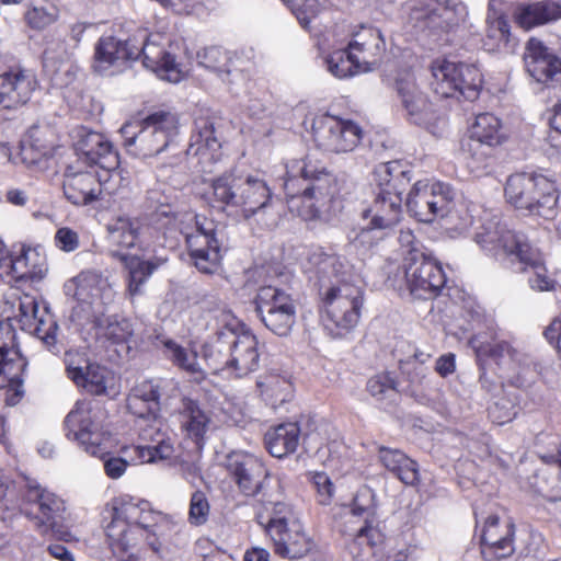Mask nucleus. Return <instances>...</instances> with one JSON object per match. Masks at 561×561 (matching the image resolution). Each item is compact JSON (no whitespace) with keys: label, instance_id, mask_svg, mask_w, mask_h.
Wrapping results in <instances>:
<instances>
[{"label":"nucleus","instance_id":"864d4df0","mask_svg":"<svg viewBox=\"0 0 561 561\" xmlns=\"http://www.w3.org/2000/svg\"><path fill=\"white\" fill-rule=\"evenodd\" d=\"M459 22L460 18L454 8L440 4L428 11L423 19L424 27L433 33L447 32Z\"/></svg>","mask_w":561,"mask_h":561},{"label":"nucleus","instance_id":"79ce46f5","mask_svg":"<svg viewBox=\"0 0 561 561\" xmlns=\"http://www.w3.org/2000/svg\"><path fill=\"white\" fill-rule=\"evenodd\" d=\"M469 343L481 365L488 360H493L496 365H501L506 358L517 360L518 352L505 341L488 342L476 335Z\"/></svg>","mask_w":561,"mask_h":561},{"label":"nucleus","instance_id":"f3484780","mask_svg":"<svg viewBox=\"0 0 561 561\" xmlns=\"http://www.w3.org/2000/svg\"><path fill=\"white\" fill-rule=\"evenodd\" d=\"M524 61L527 72L537 82L548 85L561 80V59L537 38L527 42Z\"/></svg>","mask_w":561,"mask_h":561},{"label":"nucleus","instance_id":"473e14b6","mask_svg":"<svg viewBox=\"0 0 561 561\" xmlns=\"http://www.w3.org/2000/svg\"><path fill=\"white\" fill-rule=\"evenodd\" d=\"M300 435L298 423H283L268 430L264 436L267 451L276 458H283L296 450Z\"/></svg>","mask_w":561,"mask_h":561},{"label":"nucleus","instance_id":"37998d69","mask_svg":"<svg viewBox=\"0 0 561 561\" xmlns=\"http://www.w3.org/2000/svg\"><path fill=\"white\" fill-rule=\"evenodd\" d=\"M20 322L22 327H27L37 337L42 339L47 346L55 344V334L51 329H56L55 323H50L47 329H44L45 322L42 318H38V304L33 300H24L20 302L19 307Z\"/></svg>","mask_w":561,"mask_h":561},{"label":"nucleus","instance_id":"603ef678","mask_svg":"<svg viewBox=\"0 0 561 561\" xmlns=\"http://www.w3.org/2000/svg\"><path fill=\"white\" fill-rule=\"evenodd\" d=\"M353 516L364 518V526H378L375 493L368 486H362L355 494L351 508Z\"/></svg>","mask_w":561,"mask_h":561},{"label":"nucleus","instance_id":"de8ad7c7","mask_svg":"<svg viewBox=\"0 0 561 561\" xmlns=\"http://www.w3.org/2000/svg\"><path fill=\"white\" fill-rule=\"evenodd\" d=\"M511 33L507 20L499 16L488 20V27L483 38V47L488 51H512L514 44H511Z\"/></svg>","mask_w":561,"mask_h":561},{"label":"nucleus","instance_id":"cd10ccee","mask_svg":"<svg viewBox=\"0 0 561 561\" xmlns=\"http://www.w3.org/2000/svg\"><path fill=\"white\" fill-rule=\"evenodd\" d=\"M385 535L378 526L360 527L350 552L356 561H385Z\"/></svg>","mask_w":561,"mask_h":561},{"label":"nucleus","instance_id":"c9c22d12","mask_svg":"<svg viewBox=\"0 0 561 561\" xmlns=\"http://www.w3.org/2000/svg\"><path fill=\"white\" fill-rule=\"evenodd\" d=\"M516 22L524 28L546 24L561 18V5L551 0L522 4L516 10Z\"/></svg>","mask_w":561,"mask_h":561},{"label":"nucleus","instance_id":"b1692460","mask_svg":"<svg viewBox=\"0 0 561 561\" xmlns=\"http://www.w3.org/2000/svg\"><path fill=\"white\" fill-rule=\"evenodd\" d=\"M279 534H267L275 548V552L283 558L300 559L312 548V541L301 530L298 522L278 528Z\"/></svg>","mask_w":561,"mask_h":561},{"label":"nucleus","instance_id":"f704fd0d","mask_svg":"<svg viewBox=\"0 0 561 561\" xmlns=\"http://www.w3.org/2000/svg\"><path fill=\"white\" fill-rule=\"evenodd\" d=\"M194 126L187 153L206 156L209 152L210 157L214 158L221 147L217 137L215 119L213 117L198 116L195 118Z\"/></svg>","mask_w":561,"mask_h":561},{"label":"nucleus","instance_id":"052dcab7","mask_svg":"<svg viewBox=\"0 0 561 561\" xmlns=\"http://www.w3.org/2000/svg\"><path fill=\"white\" fill-rule=\"evenodd\" d=\"M286 169L287 178H298L300 185H302V182H309L316 175L321 174L327 168L319 160L308 154L304 159L291 160L287 163Z\"/></svg>","mask_w":561,"mask_h":561},{"label":"nucleus","instance_id":"58836bf2","mask_svg":"<svg viewBox=\"0 0 561 561\" xmlns=\"http://www.w3.org/2000/svg\"><path fill=\"white\" fill-rule=\"evenodd\" d=\"M18 280H38L44 277L45 268L39 254L31 248L23 247L20 255H9L7 266Z\"/></svg>","mask_w":561,"mask_h":561},{"label":"nucleus","instance_id":"20e7f679","mask_svg":"<svg viewBox=\"0 0 561 561\" xmlns=\"http://www.w3.org/2000/svg\"><path fill=\"white\" fill-rule=\"evenodd\" d=\"M178 134L176 114L156 111L141 121V128L136 135L125 138L124 146L129 153L140 159L158 157L163 152L179 156L180 149L175 141Z\"/></svg>","mask_w":561,"mask_h":561},{"label":"nucleus","instance_id":"393cba45","mask_svg":"<svg viewBox=\"0 0 561 561\" xmlns=\"http://www.w3.org/2000/svg\"><path fill=\"white\" fill-rule=\"evenodd\" d=\"M348 50L356 53L362 65L376 66L386 50V42L379 28L360 26L353 34L347 46Z\"/></svg>","mask_w":561,"mask_h":561},{"label":"nucleus","instance_id":"dca6fc26","mask_svg":"<svg viewBox=\"0 0 561 561\" xmlns=\"http://www.w3.org/2000/svg\"><path fill=\"white\" fill-rule=\"evenodd\" d=\"M515 525L511 522L500 524L496 515L486 518L481 535V554L485 561H495L513 554Z\"/></svg>","mask_w":561,"mask_h":561},{"label":"nucleus","instance_id":"bb28decb","mask_svg":"<svg viewBox=\"0 0 561 561\" xmlns=\"http://www.w3.org/2000/svg\"><path fill=\"white\" fill-rule=\"evenodd\" d=\"M181 427L186 437L192 439L197 448H202L210 424L209 414L201 404L190 398H183L179 409Z\"/></svg>","mask_w":561,"mask_h":561},{"label":"nucleus","instance_id":"c03bdc74","mask_svg":"<svg viewBox=\"0 0 561 561\" xmlns=\"http://www.w3.org/2000/svg\"><path fill=\"white\" fill-rule=\"evenodd\" d=\"M257 316L278 312L282 309L295 307L290 295L274 286H262L254 298Z\"/></svg>","mask_w":561,"mask_h":561},{"label":"nucleus","instance_id":"09e8293b","mask_svg":"<svg viewBox=\"0 0 561 561\" xmlns=\"http://www.w3.org/2000/svg\"><path fill=\"white\" fill-rule=\"evenodd\" d=\"M108 238L112 244L124 249L133 248L136 244L139 233V222L130 218L119 217L108 225Z\"/></svg>","mask_w":561,"mask_h":561},{"label":"nucleus","instance_id":"13d9d810","mask_svg":"<svg viewBox=\"0 0 561 561\" xmlns=\"http://www.w3.org/2000/svg\"><path fill=\"white\" fill-rule=\"evenodd\" d=\"M98 327L101 334L113 344H122L128 341L133 334V328L128 320L108 317L103 321L99 320Z\"/></svg>","mask_w":561,"mask_h":561},{"label":"nucleus","instance_id":"423d86ee","mask_svg":"<svg viewBox=\"0 0 561 561\" xmlns=\"http://www.w3.org/2000/svg\"><path fill=\"white\" fill-rule=\"evenodd\" d=\"M432 89L442 98L459 95L468 101H474L482 85L479 69L465 62L435 61L432 65Z\"/></svg>","mask_w":561,"mask_h":561},{"label":"nucleus","instance_id":"338daca9","mask_svg":"<svg viewBox=\"0 0 561 561\" xmlns=\"http://www.w3.org/2000/svg\"><path fill=\"white\" fill-rule=\"evenodd\" d=\"M106 512L108 513L111 522L105 526V534L108 539L125 549L129 543L127 537L128 527L123 518H117L114 500H112L110 508H107Z\"/></svg>","mask_w":561,"mask_h":561},{"label":"nucleus","instance_id":"9d476101","mask_svg":"<svg viewBox=\"0 0 561 561\" xmlns=\"http://www.w3.org/2000/svg\"><path fill=\"white\" fill-rule=\"evenodd\" d=\"M21 512L30 519H34L42 533L45 534L51 529L54 533L62 535L59 528L65 513L64 501L54 493L42 489L35 481L26 483Z\"/></svg>","mask_w":561,"mask_h":561},{"label":"nucleus","instance_id":"1a4fd4ad","mask_svg":"<svg viewBox=\"0 0 561 561\" xmlns=\"http://www.w3.org/2000/svg\"><path fill=\"white\" fill-rule=\"evenodd\" d=\"M76 160L71 164L119 171V157L104 135L85 126L72 130Z\"/></svg>","mask_w":561,"mask_h":561},{"label":"nucleus","instance_id":"4c0bfd02","mask_svg":"<svg viewBox=\"0 0 561 561\" xmlns=\"http://www.w3.org/2000/svg\"><path fill=\"white\" fill-rule=\"evenodd\" d=\"M409 174L410 171L404 170L400 161H389L376 167L374 180L379 191L387 194L393 192L402 196L411 181Z\"/></svg>","mask_w":561,"mask_h":561},{"label":"nucleus","instance_id":"2eb2a0df","mask_svg":"<svg viewBox=\"0 0 561 561\" xmlns=\"http://www.w3.org/2000/svg\"><path fill=\"white\" fill-rule=\"evenodd\" d=\"M319 146L332 152L352 151L360 141L362 129L351 121L329 117L314 128Z\"/></svg>","mask_w":561,"mask_h":561},{"label":"nucleus","instance_id":"412c9836","mask_svg":"<svg viewBox=\"0 0 561 561\" xmlns=\"http://www.w3.org/2000/svg\"><path fill=\"white\" fill-rule=\"evenodd\" d=\"M196 57L201 66L218 73L232 92L238 93L244 84L247 80L244 72L234 67L230 54L221 47L204 48L197 53Z\"/></svg>","mask_w":561,"mask_h":561},{"label":"nucleus","instance_id":"e433bc0d","mask_svg":"<svg viewBox=\"0 0 561 561\" xmlns=\"http://www.w3.org/2000/svg\"><path fill=\"white\" fill-rule=\"evenodd\" d=\"M558 201L559 193L554 182L542 175L525 211L545 219H553L558 213Z\"/></svg>","mask_w":561,"mask_h":561},{"label":"nucleus","instance_id":"ea45409f","mask_svg":"<svg viewBox=\"0 0 561 561\" xmlns=\"http://www.w3.org/2000/svg\"><path fill=\"white\" fill-rule=\"evenodd\" d=\"M115 514L117 518H123L127 527L136 526L139 528L148 529L152 526L154 519L153 513L149 510V503L146 501L135 502L131 497L119 496L115 497Z\"/></svg>","mask_w":561,"mask_h":561},{"label":"nucleus","instance_id":"774afa93","mask_svg":"<svg viewBox=\"0 0 561 561\" xmlns=\"http://www.w3.org/2000/svg\"><path fill=\"white\" fill-rule=\"evenodd\" d=\"M426 368L423 367H414L413 371L408 374L409 377V386L403 390L405 394L413 398L416 402L427 405L431 402L428 394L424 390V385L426 383Z\"/></svg>","mask_w":561,"mask_h":561},{"label":"nucleus","instance_id":"4468645a","mask_svg":"<svg viewBox=\"0 0 561 561\" xmlns=\"http://www.w3.org/2000/svg\"><path fill=\"white\" fill-rule=\"evenodd\" d=\"M37 88L32 70L12 67L0 75V108L16 110L25 105Z\"/></svg>","mask_w":561,"mask_h":561},{"label":"nucleus","instance_id":"3c124183","mask_svg":"<svg viewBox=\"0 0 561 561\" xmlns=\"http://www.w3.org/2000/svg\"><path fill=\"white\" fill-rule=\"evenodd\" d=\"M18 160L28 169L44 171L48 169L50 152L47 147H38L32 141H22L13 161L18 163Z\"/></svg>","mask_w":561,"mask_h":561},{"label":"nucleus","instance_id":"9b49d317","mask_svg":"<svg viewBox=\"0 0 561 561\" xmlns=\"http://www.w3.org/2000/svg\"><path fill=\"white\" fill-rule=\"evenodd\" d=\"M103 414V411H93L85 403H76L64 421L67 438L78 442L87 453L96 456L105 434L100 420Z\"/></svg>","mask_w":561,"mask_h":561},{"label":"nucleus","instance_id":"4be33fe9","mask_svg":"<svg viewBox=\"0 0 561 561\" xmlns=\"http://www.w3.org/2000/svg\"><path fill=\"white\" fill-rule=\"evenodd\" d=\"M232 336V373L241 378L259 368V341L254 334L240 325L233 328Z\"/></svg>","mask_w":561,"mask_h":561},{"label":"nucleus","instance_id":"4d7b16f0","mask_svg":"<svg viewBox=\"0 0 561 561\" xmlns=\"http://www.w3.org/2000/svg\"><path fill=\"white\" fill-rule=\"evenodd\" d=\"M530 488L538 494L549 500L561 499V486L558 485L554 474L549 468L536 470L529 478Z\"/></svg>","mask_w":561,"mask_h":561},{"label":"nucleus","instance_id":"69168bd1","mask_svg":"<svg viewBox=\"0 0 561 561\" xmlns=\"http://www.w3.org/2000/svg\"><path fill=\"white\" fill-rule=\"evenodd\" d=\"M397 386L392 374L386 371L371 377L367 382V390L377 400H383L398 392Z\"/></svg>","mask_w":561,"mask_h":561},{"label":"nucleus","instance_id":"c85d7f7f","mask_svg":"<svg viewBox=\"0 0 561 561\" xmlns=\"http://www.w3.org/2000/svg\"><path fill=\"white\" fill-rule=\"evenodd\" d=\"M160 386L144 381L135 387L127 398L128 411L142 420H156L160 411Z\"/></svg>","mask_w":561,"mask_h":561},{"label":"nucleus","instance_id":"e2e57ef3","mask_svg":"<svg viewBox=\"0 0 561 561\" xmlns=\"http://www.w3.org/2000/svg\"><path fill=\"white\" fill-rule=\"evenodd\" d=\"M164 345L168 352V357L173 362V364L192 375L202 374L195 353H188L184 347L171 340L167 341Z\"/></svg>","mask_w":561,"mask_h":561},{"label":"nucleus","instance_id":"a878e982","mask_svg":"<svg viewBox=\"0 0 561 561\" xmlns=\"http://www.w3.org/2000/svg\"><path fill=\"white\" fill-rule=\"evenodd\" d=\"M112 255L123 262L127 271L128 290L133 296L140 294L141 286L165 263V260L161 257L144 260L138 255H130L121 251H112Z\"/></svg>","mask_w":561,"mask_h":561},{"label":"nucleus","instance_id":"0e129e2a","mask_svg":"<svg viewBox=\"0 0 561 561\" xmlns=\"http://www.w3.org/2000/svg\"><path fill=\"white\" fill-rule=\"evenodd\" d=\"M164 345L168 352V357L173 362V364L192 375L202 374L195 353H188L184 347L171 340L167 341Z\"/></svg>","mask_w":561,"mask_h":561},{"label":"nucleus","instance_id":"bf43d9fd","mask_svg":"<svg viewBox=\"0 0 561 561\" xmlns=\"http://www.w3.org/2000/svg\"><path fill=\"white\" fill-rule=\"evenodd\" d=\"M259 317L270 331L279 336H286L295 324L296 307L285 308L278 312L266 313Z\"/></svg>","mask_w":561,"mask_h":561},{"label":"nucleus","instance_id":"680f3d73","mask_svg":"<svg viewBox=\"0 0 561 561\" xmlns=\"http://www.w3.org/2000/svg\"><path fill=\"white\" fill-rule=\"evenodd\" d=\"M304 192H311L324 203L329 202L335 193V178L327 169L309 182H302Z\"/></svg>","mask_w":561,"mask_h":561},{"label":"nucleus","instance_id":"a19ab883","mask_svg":"<svg viewBox=\"0 0 561 561\" xmlns=\"http://www.w3.org/2000/svg\"><path fill=\"white\" fill-rule=\"evenodd\" d=\"M280 495V484L278 481H274L272 488L261 495V501L271 505L270 519L265 526L267 534L278 535L279 527L289 525L291 522H296L293 516L291 507L282 502L278 497Z\"/></svg>","mask_w":561,"mask_h":561},{"label":"nucleus","instance_id":"5fc2aeb1","mask_svg":"<svg viewBox=\"0 0 561 561\" xmlns=\"http://www.w3.org/2000/svg\"><path fill=\"white\" fill-rule=\"evenodd\" d=\"M431 194L433 214L435 217H445L455 205L456 192L451 185L443 182L427 183Z\"/></svg>","mask_w":561,"mask_h":561},{"label":"nucleus","instance_id":"7c9ffc66","mask_svg":"<svg viewBox=\"0 0 561 561\" xmlns=\"http://www.w3.org/2000/svg\"><path fill=\"white\" fill-rule=\"evenodd\" d=\"M542 174L514 173L506 180L504 194L507 203L516 209L525 210L531 202V197Z\"/></svg>","mask_w":561,"mask_h":561},{"label":"nucleus","instance_id":"0eeeda50","mask_svg":"<svg viewBox=\"0 0 561 561\" xmlns=\"http://www.w3.org/2000/svg\"><path fill=\"white\" fill-rule=\"evenodd\" d=\"M404 276L410 294L417 299H434L446 284L442 266L424 252L411 249L404 260Z\"/></svg>","mask_w":561,"mask_h":561},{"label":"nucleus","instance_id":"a18cd8bd","mask_svg":"<svg viewBox=\"0 0 561 561\" xmlns=\"http://www.w3.org/2000/svg\"><path fill=\"white\" fill-rule=\"evenodd\" d=\"M27 360L19 351L0 347V388L7 383H23Z\"/></svg>","mask_w":561,"mask_h":561},{"label":"nucleus","instance_id":"ddd939ff","mask_svg":"<svg viewBox=\"0 0 561 561\" xmlns=\"http://www.w3.org/2000/svg\"><path fill=\"white\" fill-rule=\"evenodd\" d=\"M136 45H139L144 66L157 73L163 80L179 82L181 79L180 65L175 60L173 45L163 43L165 39L160 34L147 35L145 31L137 34Z\"/></svg>","mask_w":561,"mask_h":561},{"label":"nucleus","instance_id":"c756f323","mask_svg":"<svg viewBox=\"0 0 561 561\" xmlns=\"http://www.w3.org/2000/svg\"><path fill=\"white\" fill-rule=\"evenodd\" d=\"M85 366L67 363V376L79 387L93 396L106 392V368L84 360Z\"/></svg>","mask_w":561,"mask_h":561},{"label":"nucleus","instance_id":"f8f14e48","mask_svg":"<svg viewBox=\"0 0 561 561\" xmlns=\"http://www.w3.org/2000/svg\"><path fill=\"white\" fill-rule=\"evenodd\" d=\"M226 468L240 492L247 496L262 495L274 483L265 465L250 454L230 453L226 458Z\"/></svg>","mask_w":561,"mask_h":561},{"label":"nucleus","instance_id":"5701e85b","mask_svg":"<svg viewBox=\"0 0 561 561\" xmlns=\"http://www.w3.org/2000/svg\"><path fill=\"white\" fill-rule=\"evenodd\" d=\"M286 202L291 214H296L301 219L314 220L320 217L321 207L325 205L323 201L317 198L311 192H304L298 178H286L284 183Z\"/></svg>","mask_w":561,"mask_h":561},{"label":"nucleus","instance_id":"7ed1b4c3","mask_svg":"<svg viewBox=\"0 0 561 561\" xmlns=\"http://www.w3.org/2000/svg\"><path fill=\"white\" fill-rule=\"evenodd\" d=\"M476 242L482 250L489 252L497 260H508L518 263L520 271L529 267L533 276L528 278L529 285L536 290H552L556 280L547 275L541 254L534 249L522 232L508 229L495 218L485 220L474 236Z\"/></svg>","mask_w":561,"mask_h":561},{"label":"nucleus","instance_id":"6e6d98bb","mask_svg":"<svg viewBox=\"0 0 561 561\" xmlns=\"http://www.w3.org/2000/svg\"><path fill=\"white\" fill-rule=\"evenodd\" d=\"M388 234L382 233L381 229H377L369 221L358 229H353L347 234V240L358 253L365 254Z\"/></svg>","mask_w":561,"mask_h":561},{"label":"nucleus","instance_id":"8fccbe9b","mask_svg":"<svg viewBox=\"0 0 561 561\" xmlns=\"http://www.w3.org/2000/svg\"><path fill=\"white\" fill-rule=\"evenodd\" d=\"M328 70L336 78L353 76L362 68L359 56L352 50H337L327 59Z\"/></svg>","mask_w":561,"mask_h":561},{"label":"nucleus","instance_id":"2f4dec72","mask_svg":"<svg viewBox=\"0 0 561 561\" xmlns=\"http://www.w3.org/2000/svg\"><path fill=\"white\" fill-rule=\"evenodd\" d=\"M396 87L410 121L416 125L423 124L432 112V105L424 93L419 90L413 81L409 80H397Z\"/></svg>","mask_w":561,"mask_h":561},{"label":"nucleus","instance_id":"a211bd4d","mask_svg":"<svg viewBox=\"0 0 561 561\" xmlns=\"http://www.w3.org/2000/svg\"><path fill=\"white\" fill-rule=\"evenodd\" d=\"M225 324L219 328L209 343L204 346V358L214 373H232V331L239 321L230 312H224Z\"/></svg>","mask_w":561,"mask_h":561},{"label":"nucleus","instance_id":"f03ea898","mask_svg":"<svg viewBox=\"0 0 561 561\" xmlns=\"http://www.w3.org/2000/svg\"><path fill=\"white\" fill-rule=\"evenodd\" d=\"M211 190L209 203L214 208L241 207L244 220L254 218L270 229L277 226L278 211L263 179L231 169L211 181Z\"/></svg>","mask_w":561,"mask_h":561},{"label":"nucleus","instance_id":"49530a36","mask_svg":"<svg viewBox=\"0 0 561 561\" xmlns=\"http://www.w3.org/2000/svg\"><path fill=\"white\" fill-rule=\"evenodd\" d=\"M409 213L421 222H432L436 217L433 214L431 194L427 190V182H416L407 197Z\"/></svg>","mask_w":561,"mask_h":561},{"label":"nucleus","instance_id":"aec40b11","mask_svg":"<svg viewBox=\"0 0 561 561\" xmlns=\"http://www.w3.org/2000/svg\"><path fill=\"white\" fill-rule=\"evenodd\" d=\"M402 215V196L397 193L378 191L374 202L362 211V218L367 220L382 233L389 234L399 225Z\"/></svg>","mask_w":561,"mask_h":561},{"label":"nucleus","instance_id":"f257e3e1","mask_svg":"<svg viewBox=\"0 0 561 561\" xmlns=\"http://www.w3.org/2000/svg\"><path fill=\"white\" fill-rule=\"evenodd\" d=\"M318 294L333 337H342L358 323L364 304L363 279L345 257L330 256L318 270Z\"/></svg>","mask_w":561,"mask_h":561},{"label":"nucleus","instance_id":"72a5a7b5","mask_svg":"<svg viewBox=\"0 0 561 561\" xmlns=\"http://www.w3.org/2000/svg\"><path fill=\"white\" fill-rule=\"evenodd\" d=\"M500 129L501 122L496 116L491 113L479 114L470 128V150H477L479 147L485 146L489 151L482 154H490V149L502 142Z\"/></svg>","mask_w":561,"mask_h":561},{"label":"nucleus","instance_id":"6ab92c4d","mask_svg":"<svg viewBox=\"0 0 561 561\" xmlns=\"http://www.w3.org/2000/svg\"><path fill=\"white\" fill-rule=\"evenodd\" d=\"M137 36L119 39L114 36L101 37L95 46L94 70L104 72L111 66H122L127 61L140 57L139 45H136Z\"/></svg>","mask_w":561,"mask_h":561},{"label":"nucleus","instance_id":"6e6552de","mask_svg":"<svg viewBox=\"0 0 561 561\" xmlns=\"http://www.w3.org/2000/svg\"><path fill=\"white\" fill-rule=\"evenodd\" d=\"M196 229L186 234L190 257L204 274H214L222 259V237L217 225L205 217L196 216Z\"/></svg>","mask_w":561,"mask_h":561},{"label":"nucleus","instance_id":"39448f33","mask_svg":"<svg viewBox=\"0 0 561 561\" xmlns=\"http://www.w3.org/2000/svg\"><path fill=\"white\" fill-rule=\"evenodd\" d=\"M122 171L68 164L64 172L65 197L73 205L87 206L103 199V194L117 192L115 181L123 182Z\"/></svg>","mask_w":561,"mask_h":561}]
</instances>
